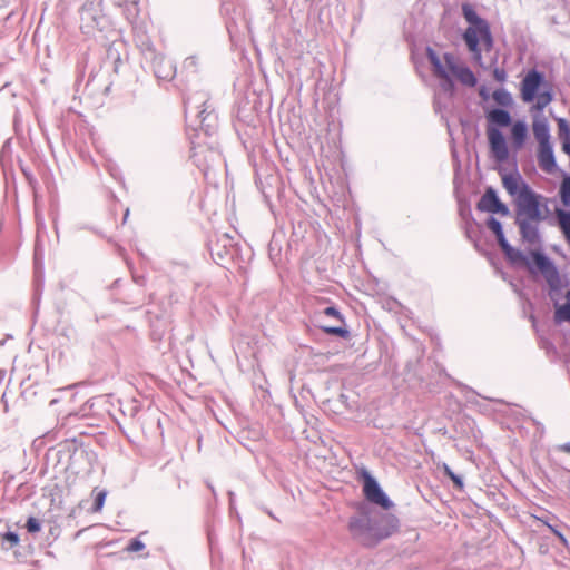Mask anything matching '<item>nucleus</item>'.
<instances>
[{"label": "nucleus", "mask_w": 570, "mask_h": 570, "mask_svg": "<svg viewBox=\"0 0 570 570\" xmlns=\"http://www.w3.org/2000/svg\"><path fill=\"white\" fill-rule=\"evenodd\" d=\"M185 118L191 144L195 163L205 151L209 153L212 160L219 157L217 132L218 116L209 102L208 94L197 91L184 99Z\"/></svg>", "instance_id": "obj_1"}, {"label": "nucleus", "mask_w": 570, "mask_h": 570, "mask_svg": "<svg viewBox=\"0 0 570 570\" xmlns=\"http://www.w3.org/2000/svg\"><path fill=\"white\" fill-rule=\"evenodd\" d=\"M502 184L510 196H517L514 224L519 227L522 242L529 245H542L539 229V223L546 219L541 210L542 196L522 180L518 171L503 175Z\"/></svg>", "instance_id": "obj_2"}, {"label": "nucleus", "mask_w": 570, "mask_h": 570, "mask_svg": "<svg viewBox=\"0 0 570 570\" xmlns=\"http://www.w3.org/2000/svg\"><path fill=\"white\" fill-rule=\"evenodd\" d=\"M400 521L392 513L371 512L361 505L347 523L352 538L366 548H374L399 530Z\"/></svg>", "instance_id": "obj_3"}, {"label": "nucleus", "mask_w": 570, "mask_h": 570, "mask_svg": "<svg viewBox=\"0 0 570 570\" xmlns=\"http://www.w3.org/2000/svg\"><path fill=\"white\" fill-rule=\"evenodd\" d=\"M538 247V245H535ZM530 252L529 257L520 249L514 248L509 242L500 246L507 261L514 267H525L530 273L540 272L548 283L551 292L561 289L560 274L553 261L547 256L541 249Z\"/></svg>", "instance_id": "obj_4"}, {"label": "nucleus", "mask_w": 570, "mask_h": 570, "mask_svg": "<svg viewBox=\"0 0 570 570\" xmlns=\"http://www.w3.org/2000/svg\"><path fill=\"white\" fill-rule=\"evenodd\" d=\"M487 136L492 157L497 163L503 164L509 158V148L501 128L512 125V116L509 110L493 107L485 112Z\"/></svg>", "instance_id": "obj_5"}, {"label": "nucleus", "mask_w": 570, "mask_h": 570, "mask_svg": "<svg viewBox=\"0 0 570 570\" xmlns=\"http://www.w3.org/2000/svg\"><path fill=\"white\" fill-rule=\"evenodd\" d=\"M80 28L85 33L94 35L95 31L111 32L117 36V31L110 28L109 19L102 13L100 1L86 0L79 10Z\"/></svg>", "instance_id": "obj_6"}, {"label": "nucleus", "mask_w": 570, "mask_h": 570, "mask_svg": "<svg viewBox=\"0 0 570 570\" xmlns=\"http://www.w3.org/2000/svg\"><path fill=\"white\" fill-rule=\"evenodd\" d=\"M142 56L146 62L151 65L154 75L157 79L170 81L176 76V65L163 53L157 52L150 43H144Z\"/></svg>", "instance_id": "obj_7"}, {"label": "nucleus", "mask_w": 570, "mask_h": 570, "mask_svg": "<svg viewBox=\"0 0 570 570\" xmlns=\"http://www.w3.org/2000/svg\"><path fill=\"white\" fill-rule=\"evenodd\" d=\"M364 484L363 493L367 501L380 505L384 510H390L394 504L389 495L381 488L377 480L370 474L366 470L363 471Z\"/></svg>", "instance_id": "obj_8"}, {"label": "nucleus", "mask_w": 570, "mask_h": 570, "mask_svg": "<svg viewBox=\"0 0 570 570\" xmlns=\"http://www.w3.org/2000/svg\"><path fill=\"white\" fill-rule=\"evenodd\" d=\"M115 37L116 38H114L111 42L106 46L101 67L107 72H114L118 75L121 67L125 65V60L122 59L121 55L126 47L125 42L118 39V35Z\"/></svg>", "instance_id": "obj_9"}, {"label": "nucleus", "mask_w": 570, "mask_h": 570, "mask_svg": "<svg viewBox=\"0 0 570 570\" xmlns=\"http://www.w3.org/2000/svg\"><path fill=\"white\" fill-rule=\"evenodd\" d=\"M208 248L215 263L224 265L233 259L234 239L228 234H223L215 239H209Z\"/></svg>", "instance_id": "obj_10"}, {"label": "nucleus", "mask_w": 570, "mask_h": 570, "mask_svg": "<svg viewBox=\"0 0 570 570\" xmlns=\"http://www.w3.org/2000/svg\"><path fill=\"white\" fill-rule=\"evenodd\" d=\"M546 83L544 73L533 68L521 81V98L524 102L535 100L540 88Z\"/></svg>", "instance_id": "obj_11"}, {"label": "nucleus", "mask_w": 570, "mask_h": 570, "mask_svg": "<svg viewBox=\"0 0 570 570\" xmlns=\"http://www.w3.org/2000/svg\"><path fill=\"white\" fill-rule=\"evenodd\" d=\"M538 163H539L540 168L548 174H552L557 170L558 165L556 161V157H554V153H553V148H552L551 144L544 145V146H539Z\"/></svg>", "instance_id": "obj_12"}, {"label": "nucleus", "mask_w": 570, "mask_h": 570, "mask_svg": "<svg viewBox=\"0 0 570 570\" xmlns=\"http://www.w3.org/2000/svg\"><path fill=\"white\" fill-rule=\"evenodd\" d=\"M426 57L432 66L434 76L452 85V78L432 47H426Z\"/></svg>", "instance_id": "obj_13"}, {"label": "nucleus", "mask_w": 570, "mask_h": 570, "mask_svg": "<svg viewBox=\"0 0 570 570\" xmlns=\"http://www.w3.org/2000/svg\"><path fill=\"white\" fill-rule=\"evenodd\" d=\"M426 57L432 66L434 76L452 85V78L432 47H426Z\"/></svg>", "instance_id": "obj_14"}, {"label": "nucleus", "mask_w": 570, "mask_h": 570, "mask_svg": "<svg viewBox=\"0 0 570 570\" xmlns=\"http://www.w3.org/2000/svg\"><path fill=\"white\" fill-rule=\"evenodd\" d=\"M500 202L497 190L492 187H488L478 202L476 209L492 214Z\"/></svg>", "instance_id": "obj_15"}, {"label": "nucleus", "mask_w": 570, "mask_h": 570, "mask_svg": "<svg viewBox=\"0 0 570 570\" xmlns=\"http://www.w3.org/2000/svg\"><path fill=\"white\" fill-rule=\"evenodd\" d=\"M528 137V127L524 121L518 120L511 125V139L514 149L523 147Z\"/></svg>", "instance_id": "obj_16"}, {"label": "nucleus", "mask_w": 570, "mask_h": 570, "mask_svg": "<svg viewBox=\"0 0 570 570\" xmlns=\"http://www.w3.org/2000/svg\"><path fill=\"white\" fill-rule=\"evenodd\" d=\"M533 135L539 146L550 145V127L546 119L534 120L532 125Z\"/></svg>", "instance_id": "obj_17"}, {"label": "nucleus", "mask_w": 570, "mask_h": 570, "mask_svg": "<svg viewBox=\"0 0 570 570\" xmlns=\"http://www.w3.org/2000/svg\"><path fill=\"white\" fill-rule=\"evenodd\" d=\"M463 39L469 50L480 58L481 49L479 30L473 27H468L463 33Z\"/></svg>", "instance_id": "obj_18"}, {"label": "nucleus", "mask_w": 570, "mask_h": 570, "mask_svg": "<svg viewBox=\"0 0 570 570\" xmlns=\"http://www.w3.org/2000/svg\"><path fill=\"white\" fill-rule=\"evenodd\" d=\"M462 13H463V17L464 19L466 20V22H469V27H473V28H481L482 26H484L485 23H488V21L483 18H481L478 12L475 11V9L469 4V3H464L462 6Z\"/></svg>", "instance_id": "obj_19"}, {"label": "nucleus", "mask_w": 570, "mask_h": 570, "mask_svg": "<svg viewBox=\"0 0 570 570\" xmlns=\"http://www.w3.org/2000/svg\"><path fill=\"white\" fill-rule=\"evenodd\" d=\"M554 323L561 324L562 322H570V289L566 293V303L559 305L556 303Z\"/></svg>", "instance_id": "obj_20"}, {"label": "nucleus", "mask_w": 570, "mask_h": 570, "mask_svg": "<svg viewBox=\"0 0 570 570\" xmlns=\"http://www.w3.org/2000/svg\"><path fill=\"white\" fill-rule=\"evenodd\" d=\"M485 224L487 227L494 234L499 247L508 242L502 223L499 219H497L494 216H489Z\"/></svg>", "instance_id": "obj_21"}, {"label": "nucleus", "mask_w": 570, "mask_h": 570, "mask_svg": "<svg viewBox=\"0 0 570 570\" xmlns=\"http://www.w3.org/2000/svg\"><path fill=\"white\" fill-rule=\"evenodd\" d=\"M556 215L559 227L562 230L567 242L570 244V210L557 208Z\"/></svg>", "instance_id": "obj_22"}, {"label": "nucleus", "mask_w": 570, "mask_h": 570, "mask_svg": "<svg viewBox=\"0 0 570 570\" xmlns=\"http://www.w3.org/2000/svg\"><path fill=\"white\" fill-rule=\"evenodd\" d=\"M454 76L464 86L474 87L478 83L474 72L466 66H462Z\"/></svg>", "instance_id": "obj_23"}, {"label": "nucleus", "mask_w": 570, "mask_h": 570, "mask_svg": "<svg viewBox=\"0 0 570 570\" xmlns=\"http://www.w3.org/2000/svg\"><path fill=\"white\" fill-rule=\"evenodd\" d=\"M559 196L564 207H570V174H562V181L559 187Z\"/></svg>", "instance_id": "obj_24"}, {"label": "nucleus", "mask_w": 570, "mask_h": 570, "mask_svg": "<svg viewBox=\"0 0 570 570\" xmlns=\"http://www.w3.org/2000/svg\"><path fill=\"white\" fill-rule=\"evenodd\" d=\"M493 100L500 106V108H509L513 105L512 95L504 88L494 90Z\"/></svg>", "instance_id": "obj_25"}, {"label": "nucleus", "mask_w": 570, "mask_h": 570, "mask_svg": "<svg viewBox=\"0 0 570 570\" xmlns=\"http://www.w3.org/2000/svg\"><path fill=\"white\" fill-rule=\"evenodd\" d=\"M440 468L442 469L444 475L448 476L453 482L454 487L458 490H463L464 481L462 475L456 474L446 463H443Z\"/></svg>", "instance_id": "obj_26"}, {"label": "nucleus", "mask_w": 570, "mask_h": 570, "mask_svg": "<svg viewBox=\"0 0 570 570\" xmlns=\"http://www.w3.org/2000/svg\"><path fill=\"white\" fill-rule=\"evenodd\" d=\"M540 520L559 539L560 543L563 547H568V540L566 539L564 534L560 530L561 523L559 522V520H557L554 517H553L554 523H551L549 520H542V519H540Z\"/></svg>", "instance_id": "obj_27"}, {"label": "nucleus", "mask_w": 570, "mask_h": 570, "mask_svg": "<svg viewBox=\"0 0 570 570\" xmlns=\"http://www.w3.org/2000/svg\"><path fill=\"white\" fill-rule=\"evenodd\" d=\"M19 534L13 531H8L3 534H0V543L4 549H11L19 543Z\"/></svg>", "instance_id": "obj_28"}, {"label": "nucleus", "mask_w": 570, "mask_h": 570, "mask_svg": "<svg viewBox=\"0 0 570 570\" xmlns=\"http://www.w3.org/2000/svg\"><path fill=\"white\" fill-rule=\"evenodd\" d=\"M321 330L327 335L337 336L344 340L351 337V333L346 327L342 326H321Z\"/></svg>", "instance_id": "obj_29"}, {"label": "nucleus", "mask_w": 570, "mask_h": 570, "mask_svg": "<svg viewBox=\"0 0 570 570\" xmlns=\"http://www.w3.org/2000/svg\"><path fill=\"white\" fill-rule=\"evenodd\" d=\"M534 108L539 111L543 110L553 99V95L550 89L539 94L537 96Z\"/></svg>", "instance_id": "obj_30"}, {"label": "nucleus", "mask_w": 570, "mask_h": 570, "mask_svg": "<svg viewBox=\"0 0 570 570\" xmlns=\"http://www.w3.org/2000/svg\"><path fill=\"white\" fill-rule=\"evenodd\" d=\"M95 498H94V504L91 507V512H99L104 508L106 498H107V491L106 490H99L97 491V488L92 491Z\"/></svg>", "instance_id": "obj_31"}, {"label": "nucleus", "mask_w": 570, "mask_h": 570, "mask_svg": "<svg viewBox=\"0 0 570 570\" xmlns=\"http://www.w3.org/2000/svg\"><path fill=\"white\" fill-rule=\"evenodd\" d=\"M558 127H559V136L561 138V144L564 141H570V126L568 121L564 118L558 119Z\"/></svg>", "instance_id": "obj_32"}, {"label": "nucleus", "mask_w": 570, "mask_h": 570, "mask_svg": "<svg viewBox=\"0 0 570 570\" xmlns=\"http://www.w3.org/2000/svg\"><path fill=\"white\" fill-rule=\"evenodd\" d=\"M26 529L29 533L35 534L41 530L42 522L36 517H29L26 521Z\"/></svg>", "instance_id": "obj_33"}, {"label": "nucleus", "mask_w": 570, "mask_h": 570, "mask_svg": "<svg viewBox=\"0 0 570 570\" xmlns=\"http://www.w3.org/2000/svg\"><path fill=\"white\" fill-rule=\"evenodd\" d=\"M480 38L484 41L487 47H492L493 45V38L491 35L490 26L489 23H485L481 28L478 29Z\"/></svg>", "instance_id": "obj_34"}, {"label": "nucleus", "mask_w": 570, "mask_h": 570, "mask_svg": "<svg viewBox=\"0 0 570 570\" xmlns=\"http://www.w3.org/2000/svg\"><path fill=\"white\" fill-rule=\"evenodd\" d=\"M443 58H444L448 69L453 75H455L458 72V70L462 67V66H458L456 59H455L454 55L451 52H445Z\"/></svg>", "instance_id": "obj_35"}, {"label": "nucleus", "mask_w": 570, "mask_h": 570, "mask_svg": "<svg viewBox=\"0 0 570 570\" xmlns=\"http://www.w3.org/2000/svg\"><path fill=\"white\" fill-rule=\"evenodd\" d=\"M323 313H324V315L335 317L342 324H345V318L336 306H334V305L327 306L324 308Z\"/></svg>", "instance_id": "obj_36"}, {"label": "nucleus", "mask_w": 570, "mask_h": 570, "mask_svg": "<svg viewBox=\"0 0 570 570\" xmlns=\"http://www.w3.org/2000/svg\"><path fill=\"white\" fill-rule=\"evenodd\" d=\"M197 63L198 62H197V57L196 56L187 57L184 60L183 69L188 71V72L195 73V72H197Z\"/></svg>", "instance_id": "obj_37"}, {"label": "nucleus", "mask_w": 570, "mask_h": 570, "mask_svg": "<svg viewBox=\"0 0 570 570\" xmlns=\"http://www.w3.org/2000/svg\"><path fill=\"white\" fill-rule=\"evenodd\" d=\"M145 549V543L139 538H134L128 543L126 550L129 552H139Z\"/></svg>", "instance_id": "obj_38"}, {"label": "nucleus", "mask_w": 570, "mask_h": 570, "mask_svg": "<svg viewBox=\"0 0 570 570\" xmlns=\"http://www.w3.org/2000/svg\"><path fill=\"white\" fill-rule=\"evenodd\" d=\"M492 214H498L501 216H509L510 215V208L507 204L500 202L498 206L494 208V212Z\"/></svg>", "instance_id": "obj_39"}, {"label": "nucleus", "mask_w": 570, "mask_h": 570, "mask_svg": "<svg viewBox=\"0 0 570 570\" xmlns=\"http://www.w3.org/2000/svg\"><path fill=\"white\" fill-rule=\"evenodd\" d=\"M493 77L499 82H504L507 79V71L503 68H495L493 70Z\"/></svg>", "instance_id": "obj_40"}, {"label": "nucleus", "mask_w": 570, "mask_h": 570, "mask_svg": "<svg viewBox=\"0 0 570 570\" xmlns=\"http://www.w3.org/2000/svg\"><path fill=\"white\" fill-rule=\"evenodd\" d=\"M465 234H466V237L470 239V240H473L474 242V246L476 249H479V245H478V242L474 240L473 236H472V232L470 230V227H466L465 229Z\"/></svg>", "instance_id": "obj_41"}, {"label": "nucleus", "mask_w": 570, "mask_h": 570, "mask_svg": "<svg viewBox=\"0 0 570 570\" xmlns=\"http://www.w3.org/2000/svg\"><path fill=\"white\" fill-rule=\"evenodd\" d=\"M83 78V72L82 71H78V75H77V78H76V86L79 87L80 85V81L82 80ZM77 91L79 90V88L76 89Z\"/></svg>", "instance_id": "obj_42"}, {"label": "nucleus", "mask_w": 570, "mask_h": 570, "mask_svg": "<svg viewBox=\"0 0 570 570\" xmlns=\"http://www.w3.org/2000/svg\"><path fill=\"white\" fill-rule=\"evenodd\" d=\"M559 449L563 452L570 453V442H566L559 446Z\"/></svg>", "instance_id": "obj_43"}, {"label": "nucleus", "mask_w": 570, "mask_h": 570, "mask_svg": "<svg viewBox=\"0 0 570 570\" xmlns=\"http://www.w3.org/2000/svg\"><path fill=\"white\" fill-rule=\"evenodd\" d=\"M443 88L445 90H452L454 88V81L452 80V85L450 82H446L445 80H443Z\"/></svg>", "instance_id": "obj_44"}, {"label": "nucleus", "mask_w": 570, "mask_h": 570, "mask_svg": "<svg viewBox=\"0 0 570 570\" xmlns=\"http://www.w3.org/2000/svg\"><path fill=\"white\" fill-rule=\"evenodd\" d=\"M22 171H23L26 178L29 180V183H31L35 179L32 174L29 170L22 168Z\"/></svg>", "instance_id": "obj_45"}, {"label": "nucleus", "mask_w": 570, "mask_h": 570, "mask_svg": "<svg viewBox=\"0 0 570 570\" xmlns=\"http://www.w3.org/2000/svg\"><path fill=\"white\" fill-rule=\"evenodd\" d=\"M480 96L483 98V99H488V92H487V89L483 87L481 88L480 90Z\"/></svg>", "instance_id": "obj_46"}, {"label": "nucleus", "mask_w": 570, "mask_h": 570, "mask_svg": "<svg viewBox=\"0 0 570 570\" xmlns=\"http://www.w3.org/2000/svg\"><path fill=\"white\" fill-rule=\"evenodd\" d=\"M6 377V372L3 370L0 371V385L3 383V380Z\"/></svg>", "instance_id": "obj_47"}, {"label": "nucleus", "mask_w": 570, "mask_h": 570, "mask_svg": "<svg viewBox=\"0 0 570 570\" xmlns=\"http://www.w3.org/2000/svg\"><path fill=\"white\" fill-rule=\"evenodd\" d=\"M128 216H129V209L127 208L126 212H125V215H124L122 223H126Z\"/></svg>", "instance_id": "obj_48"}, {"label": "nucleus", "mask_w": 570, "mask_h": 570, "mask_svg": "<svg viewBox=\"0 0 570 570\" xmlns=\"http://www.w3.org/2000/svg\"><path fill=\"white\" fill-rule=\"evenodd\" d=\"M468 212H470V209H468ZM469 215H471V213H469ZM470 219L474 223V217L470 216Z\"/></svg>", "instance_id": "obj_49"}, {"label": "nucleus", "mask_w": 570, "mask_h": 570, "mask_svg": "<svg viewBox=\"0 0 570 570\" xmlns=\"http://www.w3.org/2000/svg\"><path fill=\"white\" fill-rule=\"evenodd\" d=\"M267 513H268V515H269V517H272L273 519L275 518V517L273 515V512L267 511Z\"/></svg>", "instance_id": "obj_50"}, {"label": "nucleus", "mask_w": 570, "mask_h": 570, "mask_svg": "<svg viewBox=\"0 0 570 570\" xmlns=\"http://www.w3.org/2000/svg\"><path fill=\"white\" fill-rule=\"evenodd\" d=\"M91 78H92V73L90 75L89 80H87V85L90 83Z\"/></svg>", "instance_id": "obj_51"}, {"label": "nucleus", "mask_w": 570, "mask_h": 570, "mask_svg": "<svg viewBox=\"0 0 570 570\" xmlns=\"http://www.w3.org/2000/svg\"><path fill=\"white\" fill-rule=\"evenodd\" d=\"M531 320L533 323H535V317L533 315H531Z\"/></svg>", "instance_id": "obj_52"}]
</instances>
